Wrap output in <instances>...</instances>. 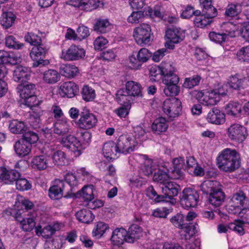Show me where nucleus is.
Instances as JSON below:
<instances>
[{"label":"nucleus","mask_w":249,"mask_h":249,"mask_svg":"<svg viewBox=\"0 0 249 249\" xmlns=\"http://www.w3.org/2000/svg\"><path fill=\"white\" fill-rule=\"evenodd\" d=\"M34 204L29 199L24 196L18 195L17 196L13 209H8L5 211L7 215L14 216L19 223L20 227L24 231H30L36 228V222L34 216H29L22 218L20 215L24 212V210L31 209Z\"/></svg>","instance_id":"obj_1"},{"label":"nucleus","mask_w":249,"mask_h":249,"mask_svg":"<svg viewBox=\"0 0 249 249\" xmlns=\"http://www.w3.org/2000/svg\"><path fill=\"white\" fill-rule=\"evenodd\" d=\"M143 88L142 85L134 81L126 82L124 88L118 89L115 94V100L118 104L129 103L133 98H142Z\"/></svg>","instance_id":"obj_2"},{"label":"nucleus","mask_w":249,"mask_h":249,"mask_svg":"<svg viewBox=\"0 0 249 249\" xmlns=\"http://www.w3.org/2000/svg\"><path fill=\"white\" fill-rule=\"evenodd\" d=\"M193 97L196 98L201 104L211 107L217 104L221 97L227 94L221 88L214 89H205L201 90H195L191 92Z\"/></svg>","instance_id":"obj_3"},{"label":"nucleus","mask_w":249,"mask_h":249,"mask_svg":"<svg viewBox=\"0 0 249 249\" xmlns=\"http://www.w3.org/2000/svg\"><path fill=\"white\" fill-rule=\"evenodd\" d=\"M144 15L148 16L151 19L158 21L163 17V11L160 4H158L153 9L150 7H146L143 11H133L127 18V21L132 24H137L144 18Z\"/></svg>","instance_id":"obj_4"},{"label":"nucleus","mask_w":249,"mask_h":249,"mask_svg":"<svg viewBox=\"0 0 249 249\" xmlns=\"http://www.w3.org/2000/svg\"><path fill=\"white\" fill-rule=\"evenodd\" d=\"M152 57V53L145 48L133 51L128 56L126 60L128 68L137 71L142 68L143 64L147 62Z\"/></svg>","instance_id":"obj_5"},{"label":"nucleus","mask_w":249,"mask_h":249,"mask_svg":"<svg viewBox=\"0 0 249 249\" xmlns=\"http://www.w3.org/2000/svg\"><path fill=\"white\" fill-rule=\"evenodd\" d=\"M153 36L150 25L142 23L134 29L133 37L136 43L140 46L150 44Z\"/></svg>","instance_id":"obj_6"},{"label":"nucleus","mask_w":249,"mask_h":249,"mask_svg":"<svg viewBox=\"0 0 249 249\" xmlns=\"http://www.w3.org/2000/svg\"><path fill=\"white\" fill-rule=\"evenodd\" d=\"M185 36V31L179 27L169 28L165 32V47L169 50H174L175 44L182 41Z\"/></svg>","instance_id":"obj_7"},{"label":"nucleus","mask_w":249,"mask_h":249,"mask_svg":"<svg viewBox=\"0 0 249 249\" xmlns=\"http://www.w3.org/2000/svg\"><path fill=\"white\" fill-rule=\"evenodd\" d=\"M182 103L178 98L166 99L162 104L163 114L170 119L178 117L182 112Z\"/></svg>","instance_id":"obj_8"},{"label":"nucleus","mask_w":249,"mask_h":249,"mask_svg":"<svg viewBox=\"0 0 249 249\" xmlns=\"http://www.w3.org/2000/svg\"><path fill=\"white\" fill-rule=\"evenodd\" d=\"M169 163L163 162L161 164L157 165L156 162L151 165L152 174L154 171L153 180L163 185L172 178L171 177L172 173L168 168Z\"/></svg>","instance_id":"obj_9"},{"label":"nucleus","mask_w":249,"mask_h":249,"mask_svg":"<svg viewBox=\"0 0 249 249\" xmlns=\"http://www.w3.org/2000/svg\"><path fill=\"white\" fill-rule=\"evenodd\" d=\"M218 168L226 172H231L233 170V150L225 148L219 154L217 158Z\"/></svg>","instance_id":"obj_10"},{"label":"nucleus","mask_w":249,"mask_h":249,"mask_svg":"<svg viewBox=\"0 0 249 249\" xmlns=\"http://www.w3.org/2000/svg\"><path fill=\"white\" fill-rule=\"evenodd\" d=\"M246 223L249 224V208H237L236 212H234V232L239 235H243V227Z\"/></svg>","instance_id":"obj_11"},{"label":"nucleus","mask_w":249,"mask_h":249,"mask_svg":"<svg viewBox=\"0 0 249 249\" xmlns=\"http://www.w3.org/2000/svg\"><path fill=\"white\" fill-rule=\"evenodd\" d=\"M60 143L64 147L72 152L75 157L81 155L84 150V145H82L81 142L72 135L63 137Z\"/></svg>","instance_id":"obj_12"},{"label":"nucleus","mask_w":249,"mask_h":249,"mask_svg":"<svg viewBox=\"0 0 249 249\" xmlns=\"http://www.w3.org/2000/svg\"><path fill=\"white\" fill-rule=\"evenodd\" d=\"M199 201V195L194 189L186 188L182 191L180 202L182 207L188 209L197 206Z\"/></svg>","instance_id":"obj_13"},{"label":"nucleus","mask_w":249,"mask_h":249,"mask_svg":"<svg viewBox=\"0 0 249 249\" xmlns=\"http://www.w3.org/2000/svg\"><path fill=\"white\" fill-rule=\"evenodd\" d=\"M116 145L119 153L127 154L137 148L138 141L131 136L122 135L119 137Z\"/></svg>","instance_id":"obj_14"},{"label":"nucleus","mask_w":249,"mask_h":249,"mask_svg":"<svg viewBox=\"0 0 249 249\" xmlns=\"http://www.w3.org/2000/svg\"><path fill=\"white\" fill-rule=\"evenodd\" d=\"M162 188V196H164V202H168L172 205H174L177 202V200L174 196H177L180 191V186L170 180L164 184Z\"/></svg>","instance_id":"obj_15"},{"label":"nucleus","mask_w":249,"mask_h":249,"mask_svg":"<svg viewBox=\"0 0 249 249\" xmlns=\"http://www.w3.org/2000/svg\"><path fill=\"white\" fill-rule=\"evenodd\" d=\"M86 55V51L80 46L72 45L67 49H63L60 57L67 61L78 60L83 58Z\"/></svg>","instance_id":"obj_16"},{"label":"nucleus","mask_w":249,"mask_h":249,"mask_svg":"<svg viewBox=\"0 0 249 249\" xmlns=\"http://www.w3.org/2000/svg\"><path fill=\"white\" fill-rule=\"evenodd\" d=\"M97 123L96 115L89 111H86L81 113L76 124L81 129L89 130L95 127Z\"/></svg>","instance_id":"obj_17"},{"label":"nucleus","mask_w":249,"mask_h":249,"mask_svg":"<svg viewBox=\"0 0 249 249\" xmlns=\"http://www.w3.org/2000/svg\"><path fill=\"white\" fill-rule=\"evenodd\" d=\"M233 27L232 22L224 23L223 28H225V33H218L215 32H211L209 33L210 39L214 43L221 44L223 42L228 41L230 38H232L231 30Z\"/></svg>","instance_id":"obj_18"},{"label":"nucleus","mask_w":249,"mask_h":249,"mask_svg":"<svg viewBox=\"0 0 249 249\" xmlns=\"http://www.w3.org/2000/svg\"><path fill=\"white\" fill-rule=\"evenodd\" d=\"M79 92L78 86L73 81L61 83L58 88V93L62 97L71 98Z\"/></svg>","instance_id":"obj_19"},{"label":"nucleus","mask_w":249,"mask_h":249,"mask_svg":"<svg viewBox=\"0 0 249 249\" xmlns=\"http://www.w3.org/2000/svg\"><path fill=\"white\" fill-rule=\"evenodd\" d=\"M56 146L53 145H51L49 149L47 150V154L49 157H51L53 163L55 165L61 166L65 165L67 163V159L65 153L61 150H56Z\"/></svg>","instance_id":"obj_20"},{"label":"nucleus","mask_w":249,"mask_h":249,"mask_svg":"<svg viewBox=\"0 0 249 249\" xmlns=\"http://www.w3.org/2000/svg\"><path fill=\"white\" fill-rule=\"evenodd\" d=\"M30 166L36 170L43 171L51 167L52 162L50 161L46 152L45 155L34 156L31 160Z\"/></svg>","instance_id":"obj_21"},{"label":"nucleus","mask_w":249,"mask_h":249,"mask_svg":"<svg viewBox=\"0 0 249 249\" xmlns=\"http://www.w3.org/2000/svg\"><path fill=\"white\" fill-rule=\"evenodd\" d=\"M67 3L80 10L87 12L96 9L99 6V0H70Z\"/></svg>","instance_id":"obj_22"},{"label":"nucleus","mask_w":249,"mask_h":249,"mask_svg":"<svg viewBox=\"0 0 249 249\" xmlns=\"http://www.w3.org/2000/svg\"><path fill=\"white\" fill-rule=\"evenodd\" d=\"M14 149L18 157L23 158L31 155L32 145L28 142L21 138L15 142Z\"/></svg>","instance_id":"obj_23"},{"label":"nucleus","mask_w":249,"mask_h":249,"mask_svg":"<svg viewBox=\"0 0 249 249\" xmlns=\"http://www.w3.org/2000/svg\"><path fill=\"white\" fill-rule=\"evenodd\" d=\"M46 53L45 48L42 44L33 46L30 53V56L34 61V66L37 67L39 65H45V61L43 59Z\"/></svg>","instance_id":"obj_24"},{"label":"nucleus","mask_w":249,"mask_h":249,"mask_svg":"<svg viewBox=\"0 0 249 249\" xmlns=\"http://www.w3.org/2000/svg\"><path fill=\"white\" fill-rule=\"evenodd\" d=\"M127 231L123 228H117L114 229L110 239L111 244L113 245L120 246L125 242H127Z\"/></svg>","instance_id":"obj_25"},{"label":"nucleus","mask_w":249,"mask_h":249,"mask_svg":"<svg viewBox=\"0 0 249 249\" xmlns=\"http://www.w3.org/2000/svg\"><path fill=\"white\" fill-rule=\"evenodd\" d=\"M29 125L24 121L13 119L9 122L8 129L14 134H24L28 130Z\"/></svg>","instance_id":"obj_26"},{"label":"nucleus","mask_w":249,"mask_h":249,"mask_svg":"<svg viewBox=\"0 0 249 249\" xmlns=\"http://www.w3.org/2000/svg\"><path fill=\"white\" fill-rule=\"evenodd\" d=\"M151 127L154 134L161 135L167 131L169 122L165 117H159L154 120Z\"/></svg>","instance_id":"obj_27"},{"label":"nucleus","mask_w":249,"mask_h":249,"mask_svg":"<svg viewBox=\"0 0 249 249\" xmlns=\"http://www.w3.org/2000/svg\"><path fill=\"white\" fill-rule=\"evenodd\" d=\"M21 60V56L18 53H15L4 50H0V64L16 65L20 63Z\"/></svg>","instance_id":"obj_28"},{"label":"nucleus","mask_w":249,"mask_h":249,"mask_svg":"<svg viewBox=\"0 0 249 249\" xmlns=\"http://www.w3.org/2000/svg\"><path fill=\"white\" fill-rule=\"evenodd\" d=\"M20 173L14 169L8 170L3 167H0V179L8 184H13L18 178Z\"/></svg>","instance_id":"obj_29"},{"label":"nucleus","mask_w":249,"mask_h":249,"mask_svg":"<svg viewBox=\"0 0 249 249\" xmlns=\"http://www.w3.org/2000/svg\"><path fill=\"white\" fill-rule=\"evenodd\" d=\"M184 160L182 157L174 159L173 160V168H171L172 179H179L183 177L182 169L184 166Z\"/></svg>","instance_id":"obj_30"},{"label":"nucleus","mask_w":249,"mask_h":249,"mask_svg":"<svg viewBox=\"0 0 249 249\" xmlns=\"http://www.w3.org/2000/svg\"><path fill=\"white\" fill-rule=\"evenodd\" d=\"M186 170L191 175L202 176L204 175V170L197 163L193 157H189L186 160Z\"/></svg>","instance_id":"obj_31"},{"label":"nucleus","mask_w":249,"mask_h":249,"mask_svg":"<svg viewBox=\"0 0 249 249\" xmlns=\"http://www.w3.org/2000/svg\"><path fill=\"white\" fill-rule=\"evenodd\" d=\"M201 15L196 14L194 20V23L196 26L199 28H204L210 25L213 22V18L216 16H212L213 13L203 12Z\"/></svg>","instance_id":"obj_32"},{"label":"nucleus","mask_w":249,"mask_h":249,"mask_svg":"<svg viewBox=\"0 0 249 249\" xmlns=\"http://www.w3.org/2000/svg\"><path fill=\"white\" fill-rule=\"evenodd\" d=\"M31 75V70L29 68L21 65L16 67L13 71V78L15 81L23 82L28 80Z\"/></svg>","instance_id":"obj_33"},{"label":"nucleus","mask_w":249,"mask_h":249,"mask_svg":"<svg viewBox=\"0 0 249 249\" xmlns=\"http://www.w3.org/2000/svg\"><path fill=\"white\" fill-rule=\"evenodd\" d=\"M131 158L136 160L140 164H144V167L142 169L143 175L149 176L152 174L151 165L154 162L150 159H148L146 155L141 154H135Z\"/></svg>","instance_id":"obj_34"},{"label":"nucleus","mask_w":249,"mask_h":249,"mask_svg":"<svg viewBox=\"0 0 249 249\" xmlns=\"http://www.w3.org/2000/svg\"><path fill=\"white\" fill-rule=\"evenodd\" d=\"M17 18L15 14L11 11H4L0 16V24L3 29H8L13 26Z\"/></svg>","instance_id":"obj_35"},{"label":"nucleus","mask_w":249,"mask_h":249,"mask_svg":"<svg viewBox=\"0 0 249 249\" xmlns=\"http://www.w3.org/2000/svg\"><path fill=\"white\" fill-rule=\"evenodd\" d=\"M64 189V182L62 180H56L54 184L49 189V196L53 200L59 199L62 197Z\"/></svg>","instance_id":"obj_36"},{"label":"nucleus","mask_w":249,"mask_h":249,"mask_svg":"<svg viewBox=\"0 0 249 249\" xmlns=\"http://www.w3.org/2000/svg\"><path fill=\"white\" fill-rule=\"evenodd\" d=\"M42 79L45 83L53 85L60 80L61 75L55 70L49 69L42 73Z\"/></svg>","instance_id":"obj_37"},{"label":"nucleus","mask_w":249,"mask_h":249,"mask_svg":"<svg viewBox=\"0 0 249 249\" xmlns=\"http://www.w3.org/2000/svg\"><path fill=\"white\" fill-rule=\"evenodd\" d=\"M96 189L92 185L84 186L77 193V195L85 202H88L93 200L95 196Z\"/></svg>","instance_id":"obj_38"},{"label":"nucleus","mask_w":249,"mask_h":249,"mask_svg":"<svg viewBox=\"0 0 249 249\" xmlns=\"http://www.w3.org/2000/svg\"><path fill=\"white\" fill-rule=\"evenodd\" d=\"M59 73L63 76L68 78H72L76 76L79 73L78 68L72 64H62L59 68Z\"/></svg>","instance_id":"obj_39"},{"label":"nucleus","mask_w":249,"mask_h":249,"mask_svg":"<svg viewBox=\"0 0 249 249\" xmlns=\"http://www.w3.org/2000/svg\"><path fill=\"white\" fill-rule=\"evenodd\" d=\"M103 152L105 157L108 160L116 159L117 154L119 153L116 144L113 142H108L104 144Z\"/></svg>","instance_id":"obj_40"},{"label":"nucleus","mask_w":249,"mask_h":249,"mask_svg":"<svg viewBox=\"0 0 249 249\" xmlns=\"http://www.w3.org/2000/svg\"><path fill=\"white\" fill-rule=\"evenodd\" d=\"M127 243H134L142 237L143 231L142 227L137 224H132L128 228Z\"/></svg>","instance_id":"obj_41"},{"label":"nucleus","mask_w":249,"mask_h":249,"mask_svg":"<svg viewBox=\"0 0 249 249\" xmlns=\"http://www.w3.org/2000/svg\"><path fill=\"white\" fill-rule=\"evenodd\" d=\"M207 120L211 124H221L225 122V114L220 110L214 108L208 113Z\"/></svg>","instance_id":"obj_42"},{"label":"nucleus","mask_w":249,"mask_h":249,"mask_svg":"<svg viewBox=\"0 0 249 249\" xmlns=\"http://www.w3.org/2000/svg\"><path fill=\"white\" fill-rule=\"evenodd\" d=\"M21 101L35 94L36 86L33 84L19 85L17 88Z\"/></svg>","instance_id":"obj_43"},{"label":"nucleus","mask_w":249,"mask_h":249,"mask_svg":"<svg viewBox=\"0 0 249 249\" xmlns=\"http://www.w3.org/2000/svg\"><path fill=\"white\" fill-rule=\"evenodd\" d=\"M54 132L58 135H63L68 133L70 130V125L69 119L66 118L57 120L53 124Z\"/></svg>","instance_id":"obj_44"},{"label":"nucleus","mask_w":249,"mask_h":249,"mask_svg":"<svg viewBox=\"0 0 249 249\" xmlns=\"http://www.w3.org/2000/svg\"><path fill=\"white\" fill-rule=\"evenodd\" d=\"M109 230V226L108 224L104 222H97L92 231V235L96 239H100Z\"/></svg>","instance_id":"obj_45"},{"label":"nucleus","mask_w":249,"mask_h":249,"mask_svg":"<svg viewBox=\"0 0 249 249\" xmlns=\"http://www.w3.org/2000/svg\"><path fill=\"white\" fill-rule=\"evenodd\" d=\"M224 195L220 189H216V191L211 192L209 194V202L214 207H219L224 201Z\"/></svg>","instance_id":"obj_46"},{"label":"nucleus","mask_w":249,"mask_h":249,"mask_svg":"<svg viewBox=\"0 0 249 249\" xmlns=\"http://www.w3.org/2000/svg\"><path fill=\"white\" fill-rule=\"evenodd\" d=\"M113 25L107 19H99L96 22L94 30L101 34H105L110 31Z\"/></svg>","instance_id":"obj_47"},{"label":"nucleus","mask_w":249,"mask_h":249,"mask_svg":"<svg viewBox=\"0 0 249 249\" xmlns=\"http://www.w3.org/2000/svg\"><path fill=\"white\" fill-rule=\"evenodd\" d=\"M248 199L245 193L239 190L234 194V212H236L237 208L243 209L247 205Z\"/></svg>","instance_id":"obj_48"},{"label":"nucleus","mask_w":249,"mask_h":249,"mask_svg":"<svg viewBox=\"0 0 249 249\" xmlns=\"http://www.w3.org/2000/svg\"><path fill=\"white\" fill-rule=\"evenodd\" d=\"M75 215L79 221L87 224L91 222L94 218V215L92 212L88 209H82L78 211Z\"/></svg>","instance_id":"obj_49"},{"label":"nucleus","mask_w":249,"mask_h":249,"mask_svg":"<svg viewBox=\"0 0 249 249\" xmlns=\"http://www.w3.org/2000/svg\"><path fill=\"white\" fill-rule=\"evenodd\" d=\"M248 132L245 127L234 124V141L238 143L242 142L247 138Z\"/></svg>","instance_id":"obj_50"},{"label":"nucleus","mask_w":249,"mask_h":249,"mask_svg":"<svg viewBox=\"0 0 249 249\" xmlns=\"http://www.w3.org/2000/svg\"><path fill=\"white\" fill-rule=\"evenodd\" d=\"M82 99L86 102H91L96 98L95 90L89 85H84L82 89Z\"/></svg>","instance_id":"obj_51"},{"label":"nucleus","mask_w":249,"mask_h":249,"mask_svg":"<svg viewBox=\"0 0 249 249\" xmlns=\"http://www.w3.org/2000/svg\"><path fill=\"white\" fill-rule=\"evenodd\" d=\"M145 195L153 202L160 203L164 201V196L162 195H159L151 185L148 187L145 190Z\"/></svg>","instance_id":"obj_52"},{"label":"nucleus","mask_w":249,"mask_h":249,"mask_svg":"<svg viewBox=\"0 0 249 249\" xmlns=\"http://www.w3.org/2000/svg\"><path fill=\"white\" fill-rule=\"evenodd\" d=\"M129 182L132 187H139L145 184L147 179L141 176L140 173H137L129 178Z\"/></svg>","instance_id":"obj_53"},{"label":"nucleus","mask_w":249,"mask_h":249,"mask_svg":"<svg viewBox=\"0 0 249 249\" xmlns=\"http://www.w3.org/2000/svg\"><path fill=\"white\" fill-rule=\"evenodd\" d=\"M35 231L38 236H42L46 238H49L54 233L51 225H48L43 228L41 225H37L35 228Z\"/></svg>","instance_id":"obj_54"},{"label":"nucleus","mask_w":249,"mask_h":249,"mask_svg":"<svg viewBox=\"0 0 249 249\" xmlns=\"http://www.w3.org/2000/svg\"><path fill=\"white\" fill-rule=\"evenodd\" d=\"M249 115V101L242 107L238 103L234 104V117L240 118Z\"/></svg>","instance_id":"obj_55"},{"label":"nucleus","mask_w":249,"mask_h":249,"mask_svg":"<svg viewBox=\"0 0 249 249\" xmlns=\"http://www.w3.org/2000/svg\"><path fill=\"white\" fill-rule=\"evenodd\" d=\"M201 77L198 74L185 78L182 87L184 88L191 89L199 85Z\"/></svg>","instance_id":"obj_56"},{"label":"nucleus","mask_w":249,"mask_h":249,"mask_svg":"<svg viewBox=\"0 0 249 249\" xmlns=\"http://www.w3.org/2000/svg\"><path fill=\"white\" fill-rule=\"evenodd\" d=\"M121 106L114 110V112L121 118H125L129 114L131 108V102L119 104Z\"/></svg>","instance_id":"obj_57"},{"label":"nucleus","mask_w":249,"mask_h":249,"mask_svg":"<svg viewBox=\"0 0 249 249\" xmlns=\"http://www.w3.org/2000/svg\"><path fill=\"white\" fill-rule=\"evenodd\" d=\"M216 189H220L219 182L216 181L206 180L201 184L202 191L206 193H210L216 190Z\"/></svg>","instance_id":"obj_58"},{"label":"nucleus","mask_w":249,"mask_h":249,"mask_svg":"<svg viewBox=\"0 0 249 249\" xmlns=\"http://www.w3.org/2000/svg\"><path fill=\"white\" fill-rule=\"evenodd\" d=\"M16 186L17 189L20 191H25L31 189L32 185L30 181L21 177L20 174V177L18 178L16 181Z\"/></svg>","instance_id":"obj_59"},{"label":"nucleus","mask_w":249,"mask_h":249,"mask_svg":"<svg viewBox=\"0 0 249 249\" xmlns=\"http://www.w3.org/2000/svg\"><path fill=\"white\" fill-rule=\"evenodd\" d=\"M5 45L10 48L16 50H19L23 48L24 44L18 41L15 37L13 36H9L5 38Z\"/></svg>","instance_id":"obj_60"},{"label":"nucleus","mask_w":249,"mask_h":249,"mask_svg":"<svg viewBox=\"0 0 249 249\" xmlns=\"http://www.w3.org/2000/svg\"><path fill=\"white\" fill-rule=\"evenodd\" d=\"M237 28L234 33L240 35L246 41L249 42V23L243 25L242 23H238Z\"/></svg>","instance_id":"obj_61"},{"label":"nucleus","mask_w":249,"mask_h":249,"mask_svg":"<svg viewBox=\"0 0 249 249\" xmlns=\"http://www.w3.org/2000/svg\"><path fill=\"white\" fill-rule=\"evenodd\" d=\"M236 4H234V19H240L241 13L242 10V6L245 7L249 6V0H235Z\"/></svg>","instance_id":"obj_62"},{"label":"nucleus","mask_w":249,"mask_h":249,"mask_svg":"<svg viewBox=\"0 0 249 249\" xmlns=\"http://www.w3.org/2000/svg\"><path fill=\"white\" fill-rule=\"evenodd\" d=\"M213 0H199L200 6L203 9V12L213 13L212 16H216L217 10L212 5Z\"/></svg>","instance_id":"obj_63"},{"label":"nucleus","mask_w":249,"mask_h":249,"mask_svg":"<svg viewBox=\"0 0 249 249\" xmlns=\"http://www.w3.org/2000/svg\"><path fill=\"white\" fill-rule=\"evenodd\" d=\"M91 72L94 77H100L105 74V70L100 62L95 61L92 64Z\"/></svg>","instance_id":"obj_64"}]
</instances>
